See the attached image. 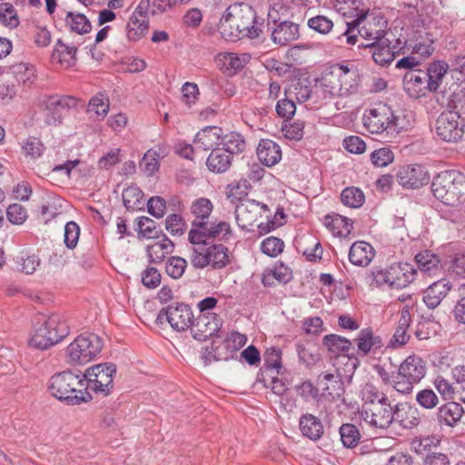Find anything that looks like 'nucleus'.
Returning <instances> with one entry per match:
<instances>
[{"label":"nucleus","mask_w":465,"mask_h":465,"mask_svg":"<svg viewBox=\"0 0 465 465\" xmlns=\"http://www.w3.org/2000/svg\"><path fill=\"white\" fill-rule=\"evenodd\" d=\"M393 160L394 153L387 147L377 149L371 154V161L377 167H385L392 163Z\"/></svg>","instance_id":"obj_61"},{"label":"nucleus","mask_w":465,"mask_h":465,"mask_svg":"<svg viewBox=\"0 0 465 465\" xmlns=\"http://www.w3.org/2000/svg\"><path fill=\"white\" fill-rule=\"evenodd\" d=\"M307 25L311 29L322 35L328 34L333 27L332 20L325 15L313 16L308 20Z\"/></svg>","instance_id":"obj_60"},{"label":"nucleus","mask_w":465,"mask_h":465,"mask_svg":"<svg viewBox=\"0 0 465 465\" xmlns=\"http://www.w3.org/2000/svg\"><path fill=\"white\" fill-rule=\"evenodd\" d=\"M341 203L351 208H359L365 202L363 192L358 187H347L343 189L341 194Z\"/></svg>","instance_id":"obj_48"},{"label":"nucleus","mask_w":465,"mask_h":465,"mask_svg":"<svg viewBox=\"0 0 465 465\" xmlns=\"http://www.w3.org/2000/svg\"><path fill=\"white\" fill-rule=\"evenodd\" d=\"M158 156L159 155L153 150H148L144 153V155L140 163V167L148 175H153L158 170V168H159Z\"/></svg>","instance_id":"obj_64"},{"label":"nucleus","mask_w":465,"mask_h":465,"mask_svg":"<svg viewBox=\"0 0 465 465\" xmlns=\"http://www.w3.org/2000/svg\"><path fill=\"white\" fill-rule=\"evenodd\" d=\"M402 371L398 369L396 373H392V388L401 394H411L413 391L414 385L416 384L412 380L403 376Z\"/></svg>","instance_id":"obj_52"},{"label":"nucleus","mask_w":465,"mask_h":465,"mask_svg":"<svg viewBox=\"0 0 465 465\" xmlns=\"http://www.w3.org/2000/svg\"><path fill=\"white\" fill-rule=\"evenodd\" d=\"M257 156L262 163L271 167L282 159V150L280 145L272 140H261L257 147Z\"/></svg>","instance_id":"obj_27"},{"label":"nucleus","mask_w":465,"mask_h":465,"mask_svg":"<svg viewBox=\"0 0 465 465\" xmlns=\"http://www.w3.org/2000/svg\"><path fill=\"white\" fill-rule=\"evenodd\" d=\"M346 25L351 30V25L357 26L358 33L361 37L373 42L384 38L388 23L381 13L364 11L356 19L346 22Z\"/></svg>","instance_id":"obj_12"},{"label":"nucleus","mask_w":465,"mask_h":465,"mask_svg":"<svg viewBox=\"0 0 465 465\" xmlns=\"http://www.w3.org/2000/svg\"><path fill=\"white\" fill-rule=\"evenodd\" d=\"M411 321V311L408 306H405L401 311V317L398 321V325L394 334L389 341L388 347L398 348L405 345L410 340L408 329Z\"/></svg>","instance_id":"obj_25"},{"label":"nucleus","mask_w":465,"mask_h":465,"mask_svg":"<svg viewBox=\"0 0 465 465\" xmlns=\"http://www.w3.org/2000/svg\"><path fill=\"white\" fill-rule=\"evenodd\" d=\"M191 209L195 217L192 223V229H198L199 223H206L210 220L213 204L210 200L200 198L193 203Z\"/></svg>","instance_id":"obj_41"},{"label":"nucleus","mask_w":465,"mask_h":465,"mask_svg":"<svg viewBox=\"0 0 465 465\" xmlns=\"http://www.w3.org/2000/svg\"><path fill=\"white\" fill-rule=\"evenodd\" d=\"M31 39L37 48H45L51 44L52 35L46 26L35 25L32 29Z\"/></svg>","instance_id":"obj_54"},{"label":"nucleus","mask_w":465,"mask_h":465,"mask_svg":"<svg viewBox=\"0 0 465 465\" xmlns=\"http://www.w3.org/2000/svg\"><path fill=\"white\" fill-rule=\"evenodd\" d=\"M451 289L452 283L450 280L440 279L423 291L422 300L429 309L433 310L441 303Z\"/></svg>","instance_id":"obj_21"},{"label":"nucleus","mask_w":465,"mask_h":465,"mask_svg":"<svg viewBox=\"0 0 465 465\" xmlns=\"http://www.w3.org/2000/svg\"><path fill=\"white\" fill-rule=\"evenodd\" d=\"M264 364L269 370H275L279 374L282 369V351L279 348H268L263 354Z\"/></svg>","instance_id":"obj_58"},{"label":"nucleus","mask_w":465,"mask_h":465,"mask_svg":"<svg viewBox=\"0 0 465 465\" xmlns=\"http://www.w3.org/2000/svg\"><path fill=\"white\" fill-rule=\"evenodd\" d=\"M416 401L426 410H431L439 404V398L431 389H423L417 392Z\"/></svg>","instance_id":"obj_59"},{"label":"nucleus","mask_w":465,"mask_h":465,"mask_svg":"<svg viewBox=\"0 0 465 465\" xmlns=\"http://www.w3.org/2000/svg\"><path fill=\"white\" fill-rule=\"evenodd\" d=\"M299 426L302 434L312 440H318L323 435L324 429L322 420L311 413L301 416Z\"/></svg>","instance_id":"obj_29"},{"label":"nucleus","mask_w":465,"mask_h":465,"mask_svg":"<svg viewBox=\"0 0 465 465\" xmlns=\"http://www.w3.org/2000/svg\"><path fill=\"white\" fill-rule=\"evenodd\" d=\"M299 35V25L290 21L281 22L272 31V42L282 46L297 40Z\"/></svg>","instance_id":"obj_26"},{"label":"nucleus","mask_w":465,"mask_h":465,"mask_svg":"<svg viewBox=\"0 0 465 465\" xmlns=\"http://www.w3.org/2000/svg\"><path fill=\"white\" fill-rule=\"evenodd\" d=\"M428 79L425 71L411 70L405 74L403 77V86L408 95L413 99L424 96L426 91H429Z\"/></svg>","instance_id":"obj_20"},{"label":"nucleus","mask_w":465,"mask_h":465,"mask_svg":"<svg viewBox=\"0 0 465 465\" xmlns=\"http://www.w3.org/2000/svg\"><path fill=\"white\" fill-rule=\"evenodd\" d=\"M193 245L191 255V263L196 269L212 267L218 270L230 264L229 249L223 243H212L200 242L192 243Z\"/></svg>","instance_id":"obj_7"},{"label":"nucleus","mask_w":465,"mask_h":465,"mask_svg":"<svg viewBox=\"0 0 465 465\" xmlns=\"http://www.w3.org/2000/svg\"><path fill=\"white\" fill-rule=\"evenodd\" d=\"M417 276L414 265L409 262H397L389 268L372 272V284L377 287L402 289L411 284Z\"/></svg>","instance_id":"obj_10"},{"label":"nucleus","mask_w":465,"mask_h":465,"mask_svg":"<svg viewBox=\"0 0 465 465\" xmlns=\"http://www.w3.org/2000/svg\"><path fill=\"white\" fill-rule=\"evenodd\" d=\"M357 353L361 357L367 356L371 351L380 350L383 346L381 338L376 335L371 328L360 331L355 339Z\"/></svg>","instance_id":"obj_24"},{"label":"nucleus","mask_w":465,"mask_h":465,"mask_svg":"<svg viewBox=\"0 0 465 465\" xmlns=\"http://www.w3.org/2000/svg\"><path fill=\"white\" fill-rule=\"evenodd\" d=\"M283 249V241L273 236L267 237L261 243L262 252L270 257H277L282 252Z\"/></svg>","instance_id":"obj_55"},{"label":"nucleus","mask_w":465,"mask_h":465,"mask_svg":"<svg viewBox=\"0 0 465 465\" xmlns=\"http://www.w3.org/2000/svg\"><path fill=\"white\" fill-rule=\"evenodd\" d=\"M364 128L372 134H384L385 137H394L402 130L398 123V117L392 109L380 104L373 108L366 109L362 115Z\"/></svg>","instance_id":"obj_5"},{"label":"nucleus","mask_w":465,"mask_h":465,"mask_svg":"<svg viewBox=\"0 0 465 465\" xmlns=\"http://www.w3.org/2000/svg\"><path fill=\"white\" fill-rule=\"evenodd\" d=\"M0 22L10 28H15L19 25L16 11L12 4H0Z\"/></svg>","instance_id":"obj_56"},{"label":"nucleus","mask_w":465,"mask_h":465,"mask_svg":"<svg viewBox=\"0 0 465 465\" xmlns=\"http://www.w3.org/2000/svg\"><path fill=\"white\" fill-rule=\"evenodd\" d=\"M232 156L224 150L213 149L206 160L208 169L216 173L226 172L232 164Z\"/></svg>","instance_id":"obj_37"},{"label":"nucleus","mask_w":465,"mask_h":465,"mask_svg":"<svg viewBox=\"0 0 465 465\" xmlns=\"http://www.w3.org/2000/svg\"><path fill=\"white\" fill-rule=\"evenodd\" d=\"M449 65L445 62L438 61L429 65L425 74H427L430 92H437L444 79Z\"/></svg>","instance_id":"obj_38"},{"label":"nucleus","mask_w":465,"mask_h":465,"mask_svg":"<svg viewBox=\"0 0 465 465\" xmlns=\"http://www.w3.org/2000/svg\"><path fill=\"white\" fill-rule=\"evenodd\" d=\"M21 145L23 154L33 160L41 157L45 150V146L42 141L35 136H29L24 139Z\"/></svg>","instance_id":"obj_47"},{"label":"nucleus","mask_w":465,"mask_h":465,"mask_svg":"<svg viewBox=\"0 0 465 465\" xmlns=\"http://www.w3.org/2000/svg\"><path fill=\"white\" fill-rule=\"evenodd\" d=\"M232 234L231 226L227 222L209 220L206 223H199L198 229H191L188 239L191 243H199L209 240L228 241Z\"/></svg>","instance_id":"obj_14"},{"label":"nucleus","mask_w":465,"mask_h":465,"mask_svg":"<svg viewBox=\"0 0 465 465\" xmlns=\"http://www.w3.org/2000/svg\"><path fill=\"white\" fill-rule=\"evenodd\" d=\"M64 22L66 26H68L72 32L79 35L87 34L92 29L90 21L83 14L68 12Z\"/></svg>","instance_id":"obj_44"},{"label":"nucleus","mask_w":465,"mask_h":465,"mask_svg":"<svg viewBox=\"0 0 465 465\" xmlns=\"http://www.w3.org/2000/svg\"><path fill=\"white\" fill-rule=\"evenodd\" d=\"M231 358L232 355L227 348L224 339L222 340L220 337H216L211 346L204 348L202 352V359L205 365L214 361H228Z\"/></svg>","instance_id":"obj_28"},{"label":"nucleus","mask_w":465,"mask_h":465,"mask_svg":"<svg viewBox=\"0 0 465 465\" xmlns=\"http://www.w3.org/2000/svg\"><path fill=\"white\" fill-rule=\"evenodd\" d=\"M319 381L323 391H328L330 395H339V391L342 388V381L338 374L323 372L319 375Z\"/></svg>","instance_id":"obj_51"},{"label":"nucleus","mask_w":465,"mask_h":465,"mask_svg":"<svg viewBox=\"0 0 465 465\" xmlns=\"http://www.w3.org/2000/svg\"><path fill=\"white\" fill-rule=\"evenodd\" d=\"M76 99L73 96H43L37 101L38 112L33 114L40 127L45 125H59L62 124L64 113L76 106Z\"/></svg>","instance_id":"obj_6"},{"label":"nucleus","mask_w":465,"mask_h":465,"mask_svg":"<svg viewBox=\"0 0 465 465\" xmlns=\"http://www.w3.org/2000/svg\"><path fill=\"white\" fill-rule=\"evenodd\" d=\"M103 347V340L97 334H80L67 346L66 361L71 365L86 364L97 357Z\"/></svg>","instance_id":"obj_8"},{"label":"nucleus","mask_w":465,"mask_h":465,"mask_svg":"<svg viewBox=\"0 0 465 465\" xmlns=\"http://www.w3.org/2000/svg\"><path fill=\"white\" fill-rule=\"evenodd\" d=\"M109 110V99L104 94L94 96L88 104V111L98 117H104Z\"/></svg>","instance_id":"obj_57"},{"label":"nucleus","mask_w":465,"mask_h":465,"mask_svg":"<svg viewBox=\"0 0 465 465\" xmlns=\"http://www.w3.org/2000/svg\"><path fill=\"white\" fill-rule=\"evenodd\" d=\"M364 45L371 49V56L378 64L387 65L394 59V53L388 45L387 39L382 38L381 41H373Z\"/></svg>","instance_id":"obj_36"},{"label":"nucleus","mask_w":465,"mask_h":465,"mask_svg":"<svg viewBox=\"0 0 465 465\" xmlns=\"http://www.w3.org/2000/svg\"><path fill=\"white\" fill-rule=\"evenodd\" d=\"M76 47L68 46L59 39L52 53V61L53 63L60 64L64 68L72 67L74 65L76 61Z\"/></svg>","instance_id":"obj_35"},{"label":"nucleus","mask_w":465,"mask_h":465,"mask_svg":"<svg viewBox=\"0 0 465 465\" xmlns=\"http://www.w3.org/2000/svg\"><path fill=\"white\" fill-rule=\"evenodd\" d=\"M399 369L404 373L403 376L410 378L416 384L419 383L426 374V364L424 361L417 356H409L400 365Z\"/></svg>","instance_id":"obj_30"},{"label":"nucleus","mask_w":465,"mask_h":465,"mask_svg":"<svg viewBox=\"0 0 465 465\" xmlns=\"http://www.w3.org/2000/svg\"><path fill=\"white\" fill-rule=\"evenodd\" d=\"M250 55L242 54L241 55L235 53H223L218 55V62L227 71L235 73L241 70L248 63Z\"/></svg>","instance_id":"obj_42"},{"label":"nucleus","mask_w":465,"mask_h":465,"mask_svg":"<svg viewBox=\"0 0 465 465\" xmlns=\"http://www.w3.org/2000/svg\"><path fill=\"white\" fill-rule=\"evenodd\" d=\"M223 130L218 126H206L200 130L193 140L196 149L203 151L216 149L220 145Z\"/></svg>","instance_id":"obj_22"},{"label":"nucleus","mask_w":465,"mask_h":465,"mask_svg":"<svg viewBox=\"0 0 465 465\" xmlns=\"http://www.w3.org/2000/svg\"><path fill=\"white\" fill-rule=\"evenodd\" d=\"M341 440L344 447L354 448L361 440V433L358 428L351 423H345L339 430Z\"/></svg>","instance_id":"obj_49"},{"label":"nucleus","mask_w":465,"mask_h":465,"mask_svg":"<svg viewBox=\"0 0 465 465\" xmlns=\"http://www.w3.org/2000/svg\"><path fill=\"white\" fill-rule=\"evenodd\" d=\"M415 262L420 271L428 275H436L442 270L440 257L429 250L417 253Z\"/></svg>","instance_id":"obj_31"},{"label":"nucleus","mask_w":465,"mask_h":465,"mask_svg":"<svg viewBox=\"0 0 465 465\" xmlns=\"http://www.w3.org/2000/svg\"><path fill=\"white\" fill-rule=\"evenodd\" d=\"M165 228L173 236L182 235L186 229V223L181 215L171 214L165 220Z\"/></svg>","instance_id":"obj_63"},{"label":"nucleus","mask_w":465,"mask_h":465,"mask_svg":"<svg viewBox=\"0 0 465 465\" xmlns=\"http://www.w3.org/2000/svg\"><path fill=\"white\" fill-rule=\"evenodd\" d=\"M322 344L327 351L334 355L347 352L351 348V341L337 334H328L322 339Z\"/></svg>","instance_id":"obj_43"},{"label":"nucleus","mask_w":465,"mask_h":465,"mask_svg":"<svg viewBox=\"0 0 465 465\" xmlns=\"http://www.w3.org/2000/svg\"><path fill=\"white\" fill-rule=\"evenodd\" d=\"M396 178L402 187L408 189H417L430 182L429 173L420 164L401 166L397 172Z\"/></svg>","instance_id":"obj_18"},{"label":"nucleus","mask_w":465,"mask_h":465,"mask_svg":"<svg viewBox=\"0 0 465 465\" xmlns=\"http://www.w3.org/2000/svg\"><path fill=\"white\" fill-rule=\"evenodd\" d=\"M219 31L226 41L235 42L243 37L259 36L261 28L257 25L255 11L247 4L230 5L220 20Z\"/></svg>","instance_id":"obj_1"},{"label":"nucleus","mask_w":465,"mask_h":465,"mask_svg":"<svg viewBox=\"0 0 465 465\" xmlns=\"http://www.w3.org/2000/svg\"><path fill=\"white\" fill-rule=\"evenodd\" d=\"M437 137L446 143H458L465 134V123L458 112L444 111L435 122Z\"/></svg>","instance_id":"obj_13"},{"label":"nucleus","mask_w":465,"mask_h":465,"mask_svg":"<svg viewBox=\"0 0 465 465\" xmlns=\"http://www.w3.org/2000/svg\"><path fill=\"white\" fill-rule=\"evenodd\" d=\"M373 256V248L366 242H356L350 248L349 260L354 265L367 266Z\"/></svg>","instance_id":"obj_33"},{"label":"nucleus","mask_w":465,"mask_h":465,"mask_svg":"<svg viewBox=\"0 0 465 465\" xmlns=\"http://www.w3.org/2000/svg\"><path fill=\"white\" fill-rule=\"evenodd\" d=\"M431 192L444 204L456 206L465 201V176L456 170L440 172L432 181Z\"/></svg>","instance_id":"obj_4"},{"label":"nucleus","mask_w":465,"mask_h":465,"mask_svg":"<svg viewBox=\"0 0 465 465\" xmlns=\"http://www.w3.org/2000/svg\"><path fill=\"white\" fill-rule=\"evenodd\" d=\"M124 205L128 211L140 210L143 193L136 185H130L122 193Z\"/></svg>","instance_id":"obj_46"},{"label":"nucleus","mask_w":465,"mask_h":465,"mask_svg":"<svg viewBox=\"0 0 465 465\" xmlns=\"http://www.w3.org/2000/svg\"><path fill=\"white\" fill-rule=\"evenodd\" d=\"M326 86H330L331 96H345L354 94L359 87V71L354 65L335 64L324 77Z\"/></svg>","instance_id":"obj_9"},{"label":"nucleus","mask_w":465,"mask_h":465,"mask_svg":"<svg viewBox=\"0 0 465 465\" xmlns=\"http://www.w3.org/2000/svg\"><path fill=\"white\" fill-rule=\"evenodd\" d=\"M359 0H334V8L344 17L356 19L364 12Z\"/></svg>","instance_id":"obj_45"},{"label":"nucleus","mask_w":465,"mask_h":465,"mask_svg":"<svg viewBox=\"0 0 465 465\" xmlns=\"http://www.w3.org/2000/svg\"><path fill=\"white\" fill-rule=\"evenodd\" d=\"M148 18L140 17L132 14L126 25V36L128 40L136 42L148 33Z\"/></svg>","instance_id":"obj_39"},{"label":"nucleus","mask_w":465,"mask_h":465,"mask_svg":"<svg viewBox=\"0 0 465 465\" xmlns=\"http://www.w3.org/2000/svg\"><path fill=\"white\" fill-rule=\"evenodd\" d=\"M116 374V366L106 362L88 368L82 375L85 379L86 391H92L102 396H108L114 388V377Z\"/></svg>","instance_id":"obj_11"},{"label":"nucleus","mask_w":465,"mask_h":465,"mask_svg":"<svg viewBox=\"0 0 465 465\" xmlns=\"http://www.w3.org/2000/svg\"><path fill=\"white\" fill-rule=\"evenodd\" d=\"M139 232L148 239H158L161 231L157 229L156 223L149 217L142 216L138 220Z\"/></svg>","instance_id":"obj_62"},{"label":"nucleus","mask_w":465,"mask_h":465,"mask_svg":"<svg viewBox=\"0 0 465 465\" xmlns=\"http://www.w3.org/2000/svg\"><path fill=\"white\" fill-rule=\"evenodd\" d=\"M324 225L334 236L339 237H347L352 230L351 221L337 213L327 214Z\"/></svg>","instance_id":"obj_34"},{"label":"nucleus","mask_w":465,"mask_h":465,"mask_svg":"<svg viewBox=\"0 0 465 465\" xmlns=\"http://www.w3.org/2000/svg\"><path fill=\"white\" fill-rule=\"evenodd\" d=\"M174 250L173 242L163 234L161 238L146 246V254L149 262L160 263Z\"/></svg>","instance_id":"obj_23"},{"label":"nucleus","mask_w":465,"mask_h":465,"mask_svg":"<svg viewBox=\"0 0 465 465\" xmlns=\"http://www.w3.org/2000/svg\"><path fill=\"white\" fill-rule=\"evenodd\" d=\"M361 414L366 423L378 429H387L394 419L389 400L372 405H363Z\"/></svg>","instance_id":"obj_16"},{"label":"nucleus","mask_w":465,"mask_h":465,"mask_svg":"<svg viewBox=\"0 0 465 465\" xmlns=\"http://www.w3.org/2000/svg\"><path fill=\"white\" fill-rule=\"evenodd\" d=\"M222 320L217 314H201L193 322L191 332L193 337L199 341L215 335L221 329Z\"/></svg>","instance_id":"obj_19"},{"label":"nucleus","mask_w":465,"mask_h":465,"mask_svg":"<svg viewBox=\"0 0 465 465\" xmlns=\"http://www.w3.org/2000/svg\"><path fill=\"white\" fill-rule=\"evenodd\" d=\"M187 268V261L180 256L168 258L165 264L166 273L173 279H180Z\"/></svg>","instance_id":"obj_53"},{"label":"nucleus","mask_w":465,"mask_h":465,"mask_svg":"<svg viewBox=\"0 0 465 465\" xmlns=\"http://www.w3.org/2000/svg\"><path fill=\"white\" fill-rule=\"evenodd\" d=\"M165 319L171 327L178 331H183L192 327L193 314L190 306L184 303L171 304L160 311L157 320Z\"/></svg>","instance_id":"obj_15"},{"label":"nucleus","mask_w":465,"mask_h":465,"mask_svg":"<svg viewBox=\"0 0 465 465\" xmlns=\"http://www.w3.org/2000/svg\"><path fill=\"white\" fill-rule=\"evenodd\" d=\"M48 390L51 395L69 405H79L92 400L90 392L86 391L85 379L69 371L53 375Z\"/></svg>","instance_id":"obj_2"},{"label":"nucleus","mask_w":465,"mask_h":465,"mask_svg":"<svg viewBox=\"0 0 465 465\" xmlns=\"http://www.w3.org/2000/svg\"><path fill=\"white\" fill-rule=\"evenodd\" d=\"M219 147L220 150H224L231 156L233 154H238L244 151L245 149V140L243 136L236 132H231L229 134H223L220 142Z\"/></svg>","instance_id":"obj_40"},{"label":"nucleus","mask_w":465,"mask_h":465,"mask_svg":"<svg viewBox=\"0 0 465 465\" xmlns=\"http://www.w3.org/2000/svg\"><path fill=\"white\" fill-rule=\"evenodd\" d=\"M361 394L364 402L363 405H372L389 400L386 394L380 391L372 383H365L361 389Z\"/></svg>","instance_id":"obj_50"},{"label":"nucleus","mask_w":465,"mask_h":465,"mask_svg":"<svg viewBox=\"0 0 465 465\" xmlns=\"http://www.w3.org/2000/svg\"><path fill=\"white\" fill-rule=\"evenodd\" d=\"M463 412V408L460 403L450 401L439 408L437 420L441 425L453 427L460 420Z\"/></svg>","instance_id":"obj_32"},{"label":"nucleus","mask_w":465,"mask_h":465,"mask_svg":"<svg viewBox=\"0 0 465 465\" xmlns=\"http://www.w3.org/2000/svg\"><path fill=\"white\" fill-rule=\"evenodd\" d=\"M267 205L252 199H242L236 205L235 219L239 227L251 231V227L261 215L262 211H267Z\"/></svg>","instance_id":"obj_17"},{"label":"nucleus","mask_w":465,"mask_h":465,"mask_svg":"<svg viewBox=\"0 0 465 465\" xmlns=\"http://www.w3.org/2000/svg\"><path fill=\"white\" fill-rule=\"evenodd\" d=\"M68 334L69 327L60 315H42L34 322L30 345L45 350L61 341Z\"/></svg>","instance_id":"obj_3"}]
</instances>
